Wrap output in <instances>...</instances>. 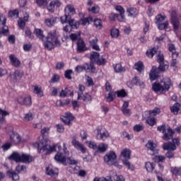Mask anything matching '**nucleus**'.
Wrapping results in <instances>:
<instances>
[{
  "label": "nucleus",
  "mask_w": 181,
  "mask_h": 181,
  "mask_svg": "<svg viewBox=\"0 0 181 181\" xmlns=\"http://www.w3.org/2000/svg\"><path fill=\"white\" fill-rule=\"evenodd\" d=\"M71 144L77 151H80L81 153H86L87 152V148L85 147L84 144L80 143L77 139H73Z\"/></svg>",
  "instance_id": "obj_14"
},
{
  "label": "nucleus",
  "mask_w": 181,
  "mask_h": 181,
  "mask_svg": "<svg viewBox=\"0 0 181 181\" xmlns=\"http://www.w3.org/2000/svg\"><path fill=\"white\" fill-rule=\"evenodd\" d=\"M93 181H113V180H112V178H111V177H96L94 178Z\"/></svg>",
  "instance_id": "obj_55"
},
{
  "label": "nucleus",
  "mask_w": 181,
  "mask_h": 181,
  "mask_svg": "<svg viewBox=\"0 0 181 181\" xmlns=\"http://www.w3.org/2000/svg\"><path fill=\"white\" fill-rule=\"evenodd\" d=\"M46 173L51 177H57L59 176V170L53 165H49L46 168Z\"/></svg>",
  "instance_id": "obj_17"
},
{
  "label": "nucleus",
  "mask_w": 181,
  "mask_h": 181,
  "mask_svg": "<svg viewBox=\"0 0 181 181\" xmlns=\"http://www.w3.org/2000/svg\"><path fill=\"white\" fill-rule=\"evenodd\" d=\"M57 21H59V18L51 17L50 18H47L45 20V23H56Z\"/></svg>",
  "instance_id": "obj_58"
},
{
  "label": "nucleus",
  "mask_w": 181,
  "mask_h": 181,
  "mask_svg": "<svg viewBox=\"0 0 181 181\" xmlns=\"http://www.w3.org/2000/svg\"><path fill=\"white\" fill-rule=\"evenodd\" d=\"M9 136L12 144H21V142L23 144V142H28V141H29V136L21 137L18 133L13 132V130L9 132Z\"/></svg>",
  "instance_id": "obj_9"
},
{
  "label": "nucleus",
  "mask_w": 181,
  "mask_h": 181,
  "mask_svg": "<svg viewBox=\"0 0 181 181\" xmlns=\"http://www.w3.org/2000/svg\"><path fill=\"white\" fill-rule=\"evenodd\" d=\"M134 69L139 73L144 71V63H142V62H138L135 64Z\"/></svg>",
  "instance_id": "obj_49"
},
{
  "label": "nucleus",
  "mask_w": 181,
  "mask_h": 181,
  "mask_svg": "<svg viewBox=\"0 0 181 181\" xmlns=\"http://www.w3.org/2000/svg\"><path fill=\"white\" fill-rule=\"evenodd\" d=\"M159 114H160V108L155 107L153 110L144 112L143 117H145V115H151V117H156V115H159Z\"/></svg>",
  "instance_id": "obj_25"
},
{
  "label": "nucleus",
  "mask_w": 181,
  "mask_h": 181,
  "mask_svg": "<svg viewBox=\"0 0 181 181\" xmlns=\"http://www.w3.org/2000/svg\"><path fill=\"white\" fill-rule=\"evenodd\" d=\"M22 77H23V72L21 71H16L13 76V81L16 83H19Z\"/></svg>",
  "instance_id": "obj_35"
},
{
  "label": "nucleus",
  "mask_w": 181,
  "mask_h": 181,
  "mask_svg": "<svg viewBox=\"0 0 181 181\" xmlns=\"http://www.w3.org/2000/svg\"><path fill=\"white\" fill-rule=\"evenodd\" d=\"M113 67H114L115 71H116V73H122V72L125 71V67H122L121 64H117L114 65Z\"/></svg>",
  "instance_id": "obj_48"
},
{
  "label": "nucleus",
  "mask_w": 181,
  "mask_h": 181,
  "mask_svg": "<svg viewBox=\"0 0 181 181\" xmlns=\"http://www.w3.org/2000/svg\"><path fill=\"white\" fill-rule=\"evenodd\" d=\"M170 172L173 176L177 177V176H181V168L180 167H171Z\"/></svg>",
  "instance_id": "obj_33"
},
{
  "label": "nucleus",
  "mask_w": 181,
  "mask_h": 181,
  "mask_svg": "<svg viewBox=\"0 0 181 181\" xmlns=\"http://www.w3.org/2000/svg\"><path fill=\"white\" fill-rule=\"evenodd\" d=\"M90 59L92 63H96V64H105V59L100 58V54L98 52H91Z\"/></svg>",
  "instance_id": "obj_12"
},
{
  "label": "nucleus",
  "mask_w": 181,
  "mask_h": 181,
  "mask_svg": "<svg viewBox=\"0 0 181 181\" xmlns=\"http://www.w3.org/2000/svg\"><path fill=\"white\" fill-rule=\"evenodd\" d=\"M110 136V133L105 129H97V139H102V141H105L107 138Z\"/></svg>",
  "instance_id": "obj_15"
},
{
  "label": "nucleus",
  "mask_w": 181,
  "mask_h": 181,
  "mask_svg": "<svg viewBox=\"0 0 181 181\" xmlns=\"http://www.w3.org/2000/svg\"><path fill=\"white\" fill-rule=\"evenodd\" d=\"M110 36L113 39H118V37H119V30L117 28H112L110 30Z\"/></svg>",
  "instance_id": "obj_43"
},
{
  "label": "nucleus",
  "mask_w": 181,
  "mask_h": 181,
  "mask_svg": "<svg viewBox=\"0 0 181 181\" xmlns=\"http://www.w3.org/2000/svg\"><path fill=\"white\" fill-rule=\"evenodd\" d=\"M69 37L72 42H75V40H80V34L72 33L70 35Z\"/></svg>",
  "instance_id": "obj_59"
},
{
  "label": "nucleus",
  "mask_w": 181,
  "mask_h": 181,
  "mask_svg": "<svg viewBox=\"0 0 181 181\" xmlns=\"http://www.w3.org/2000/svg\"><path fill=\"white\" fill-rule=\"evenodd\" d=\"M180 144L179 139H173L172 143H165L163 145V148L165 151H176V147L179 146Z\"/></svg>",
  "instance_id": "obj_11"
},
{
  "label": "nucleus",
  "mask_w": 181,
  "mask_h": 181,
  "mask_svg": "<svg viewBox=\"0 0 181 181\" xmlns=\"http://www.w3.org/2000/svg\"><path fill=\"white\" fill-rule=\"evenodd\" d=\"M179 110H180V104L177 103L170 107L171 112H173V114L175 115H177Z\"/></svg>",
  "instance_id": "obj_42"
},
{
  "label": "nucleus",
  "mask_w": 181,
  "mask_h": 181,
  "mask_svg": "<svg viewBox=\"0 0 181 181\" xmlns=\"http://www.w3.org/2000/svg\"><path fill=\"white\" fill-rule=\"evenodd\" d=\"M60 80V76L58 74L53 75L52 78H51V83H57Z\"/></svg>",
  "instance_id": "obj_64"
},
{
  "label": "nucleus",
  "mask_w": 181,
  "mask_h": 181,
  "mask_svg": "<svg viewBox=\"0 0 181 181\" xmlns=\"http://www.w3.org/2000/svg\"><path fill=\"white\" fill-rule=\"evenodd\" d=\"M78 100H82L84 104H90L93 101L91 95L89 93L82 94L81 93H78Z\"/></svg>",
  "instance_id": "obj_19"
},
{
  "label": "nucleus",
  "mask_w": 181,
  "mask_h": 181,
  "mask_svg": "<svg viewBox=\"0 0 181 181\" xmlns=\"http://www.w3.org/2000/svg\"><path fill=\"white\" fill-rule=\"evenodd\" d=\"M132 83L134 84V86H138L139 87L144 86V81L139 78V77H134L132 78Z\"/></svg>",
  "instance_id": "obj_40"
},
{
  "label": "nucleus",
  "mask_w": 181,
  "mask_h": 181,
  "mask_svg": "<svg viewBox=\"0 0 181 181\" xmlns=\"http://www.w3.org/2000/svg\"><path fill=\"white\" fill-rule=\"evenodd\" d=\"M165 156H156L154 158H153V160L154 162H165Z\"/></svg>",
  "instance_id": "obj_61"
},
{
  "label": "nucleus",
  "mask_w": 181,
  "mask_h": 181,
  "mask_svg": "<svg viewBox=\"0 0 181 181\" xmlns=\"http://www.w3.org/2000/svg\"><path fill=\"white\" fill-rule=\"evenodd\" d=\"M157 129L159 131V132L164 134L163 136V139H164V141H169V139H172V138H173L175 132H173L170 127L165 125L158 126Z\"/></svg>",
  "instance_id": "obj_8"
},
{
  "label": "nucleus",
  "mask_w": 181,
  "mask_h": 181,
  "mask_svg": "<svg viewBox=\"0 0 181 181\" xmlns=\"http://www.w3.org/2000/svg\"><path fill=\"white\" fill-rule=\"evenodd\" d=\"M8 18H14L15 19L19 18V10H11L8 13Z\"/></svg>",
  "instance_id": "obj_39"
},
{
  "label": "nucleus",
  "mask_w": 181,
  "mask_h": 181,
  "mask_svg": "<svg viewBox=\"0 0 181 181\" xmlns=\"http://www.w3.org/2000/svg\"><path fill=\"white\" fill-rule=\"evenodd\" d=\"M16 170L18 173L23 172V173H26V166H25V165H18L16 168Z\"/></svg>",
  "instance_id": "obj_62"
},
{
  "label": "nucleus",
  "mask_w": 181,
  "mask_h": 181,
  "mask_svg": "<svg viewBox=\"0 0 181 181\" xmlns=\"http://www.w3.org/2000/svg\"><path fill=\"white\" fill-rule=\"evenodd\" d=\"M7 115H9V112L0 108V124H4V122H5V118Z\"/></svg>",
  "instance_id": "obj_34"
},
{
  "label": "nucleus",
  "mask_w": 181,
  "mask_h": 181,
  "mask_svg": "<svg viewBox=\"0 0 181 181\" xmlns=\"http://www.w3.org/2000/svg\"><path fill=\"white\" fill-rule=\"evenodd\" d=\"M34 118L35 113L32 112H28L24 114L23 119V121H25V122H30V121H33Z\"/></svg>",
  "instance_id": "obj_31"
},
{
  "label": "nucleus",
  "mask_w": 181,
  "mask_h": 181,
  "mask_svg": "<svg viewBox=\"0 0 181 181\" xmlns=\"http://www.w3.org/2000/svg\"><path fill=\"white\" fill-rule=\"evenodd\" d=\"M121 158H123V160H129L131 159V150L129 148H124L120 153Z\"/></svg>",
  "instance_id": "obj_26"
},
{
  "label": "nucleus",
  "mask_w": 181,
  "mask_h": 181,
  "mask_svg": "<svg viewBox=\"0 0 181 181\" xmlns=\"http://www.w3.org/2000/svg\"><path fill=\"white\" fill-rule=\"evenodd\" d=\"M77 50L79 53H83L86 50H88V48L86 46V43L81 39H79L77 42Z\"/></svg>",
  "instance_id": "obj_23"
},
{
  "label": "nucleus",
  "mask_w": 181,
  "mask_h": 181,
  "mask_svg": "<svg viewBox=\"0 0 181 181\" xmlns=\"http://www.w3.org/2000/svg\"><path fill=\"white\" fill-rule=\"evenodd\" d=\"M65 14L60 18L62 23H74V19L70 15L76 13V8L71 4H68L64 8ZM70 13V14H69Z\"/></svg>",
  "instance_id": "obj_5"
},
{
  "label": "nucleus",
  "mask_w": 181,
  "mask_h": 181,
  "mask_svg": "<svg viewBox=\"0 0 181 181\" xmlns=\"http://www.w3.org/2000/svg\"><path fill=\"white\" fill-rule=\"evenodd\" d=\"M115 9L119 13L118 17L119 22H125V10L123 8V7L121 6H116Z\"/></svg>",
  "instance_id": "obj_21"
},
{
  "label": "nucleus",
  "mask_w": 181,
  "mask_h": 181,
  "mask_svg": "<svg viewBox=\"0 0 181 181\" xmlns=\"http://www.w3.org/2000/svg\"><path fill=\"white\" fill-rule=\"evenodd\" d=\"M90 22H93L94 23H101L103 21L100 18L93 19V17L91 16L82 19V23H90Z\"/></svg>",
  "instance_id": "obj_29"
},
{
  "label": "nucleus",
  "mask_w": 181,
  "mask_h": 181,
  "mask_svg": "<svg viewBox=\"0 0 181 181\" xmlns=\"http://www.w3.org/2000/svg\"><path fill=\"white\" fill-rule=\"evenodd\" d=\"M168 50L169 52H170V53H172V56L173 59H176V57H177V56H179V54L177 53V52H176V47H175V45H170L169 47H168Z\"/></svg>",
  "instance_id": "obj_36"
},
{
  "label": "nucleus",
  "mask_w": 181,
  "mask_h": 181,
  "mask_svg": "<svg viewBox=\"0 0 181 181\" xmlns=\"http://www.w3.org/2000/svg\"><path fill=\"white\" fill-rule=\"evenodd\" d=\"M173 86L172 80L169 77H165L160 81H156L152 84V90L154 93L163 94L168 93L170 90V87Z\"/></svg>",
  "instance_id": "obj_3"
},
{
  "label": "nucleus",
  "mask_w": 181,
  "mask_h": 181,
  "mask_svg": "<svg viewBox=\"0 0 181 181\" xmlns=\"http://www.w3.org/2000/svg\"><path fill=\"white\" fill-rule=\"evenodd\" d=\"M80 26L79 23H69L65 27H64V31L67 33V32H71L73 29H78V28Z\"/></svg>",
  "instance_id": "obj_27"
},
{
  "label": "nucleus",
  "mask_w": 181,
  "mask_h": 181,
  "mask_svg": "<svg viewBox=\"0 0 181 181\" xmlns=\"http://www.w3.org/2000/svg\"><path fill=\"white\" fill-rule=\"evenodd\" d=\"M62 6V2L59 0L52 1L47 6L49 12H54L56 8H60Z\"/></svg>",
  "instance_id": "obj_20"
},
{
  "label": "nucleus",
  "mask_w": 181,
  "mask_h": 181,
  "mask_svg": "<svg viewBox=\"0 0 181 181\" xmlns=\"http://www.w3.org/2000/svg\"><path fill=\"white\" fill-rule=\"evenodd\" d=\"M9 60L13 66L15 67H19L21 66V61L15 57L13 54H10L9 55Z\"/></svg>",
  "instance_id": "obj_30"
},
{
  "label": "nucleus",
  "mask_w": 181,
  "mask_h": 181,
  "mask_svg": "<svg viewBox=\"0 0 181 181\" xmlns=\"http://www.w3.org/2000/svg\"><path fill=\"white\" fill-rule=\"evenodd\" d=\"M6 174L9 176V177H11L13 180H19V175L13 170L7 171Z\"/></svg>",
  "instance_id": "obj_44"
},
{
  "label": "nucleus",
  "mask_w": 181,
  "mask_h": 181,
  "mask_svg": "<svg viewBox=\"0 0 181 181\" xmlns=\"http://www.w3.org/2000/svg\"><path fill=\"white\" fill-rule=\"evenodd\" d=\"M61 119L66 124V125H71V122H73L74 117L71 115V113L67 112L61 117Z\"/></svg>",
  "instance_id": "obj_18"
},
{
  "label": "nucleus",
  "mask_w": 181,
  "mask_h": 181,
  "mask_svg": "<svg viewBox=\"0 0 181 181\" xmlns=\"http://www.w3.org/2000/svg\"><path fill=\"white\" fill-rule=\"evenodd\" d=\"M17 101L21 105L29 107L32 105V98L30 95L18 96Z\"/></svg>",
  "instance_id": "obj_13"
},
{
  "label": "nucleus",
  "mask_w": 181,
  "mask_h": 181,
  "mask_svg": "<svg viewBox=\"0 0 181 181\" xmlns=\"http://www.w3.org/2000/svg\"><path fill=\"white\" fill-rule=\"evenodd\" d=\"M117 97L124 98V97H127V92L125 90H121L116 92Z\"/></svg>",
  "instance_id": "obj_60"
},
{
  "label": "nucleus",
  "mask_w": 181,
  "mask_h": 181,
  "mask_svg": "<svg viewBox=\"0 0 181 181\" xmlns=\"http://www.w3.org/2000/svg\"><path fill=\"white\" fill-rule=\"evenodd\" d=\"M168 69H169V65L163 62H160V66L158 68L156 66H153L149 74V78L151 81H154V80H156L159 76L160 72L165 71V70H168Z\"/></svg>",
  "instance_id": "obj_7"
},
{
  "label": "nucleus",
  "mask_w": 181,
  "mask_h": 181,
  "mask_svg": "<svg viewBox=\"0 0 181 181\" xmlns=\"http://www.w3.org/2000/svg\"><path fill=\"white\" fill-rule=\"evenodd\" d=\"M23 50L24 52H29L30 49H32V44L30 42L25 43L23 45Z\"/></svg>",
  "instance_id": "obj_63"
},
{
  "label": "nucleus",
  "mask_w": 181,
  "mask_h": 181,
  "mask_svg": "<svg viewBox=\"0 0 181 181\" xmlns=\"http://www.w3.org/2000/svg\"><path fill=\"white\" fill-rule=\"evenodd\" d=\"M34 35H35L40 40L42 41L44 47L47 50H52V49H54V46L59 47L61 45L60 40H59V35H57L56 30L50 31L47 36H45L42 30L35 28Z\"/></svg>",
  "instance_id": "obj_2"
},
{
  "label": "nucleus",
  "mask_w": 181,
  "mask_h": 181,
  "mask_svg": "<svg viewBox=\"0 0 181 181\" xmlns=\"http://www.w3.org/2000/svg\"><path fill=\"white\" fill-rule=\"evenodd\" d=\"M156 23H165V21H166V16L158 14L156 16Z\"/></svg>",
  "instance_id": "obj_46"
},
{
  "label": "nucleus",
  "mask_w": 181,
  "mask_h": 181,
  "mask_svg": "<svg viewBox=\"0 0 181 181\" xmlns=\"http://www.w3.org/2000/svg\"><path fill=\"white\" fill-rule=\"evenodd\" d=\"M50 131V127H44L41 129V135L38 138V142L33 143L34 148H37L39 153L42 155H49L52 152L57 151V153L54 156V160L62 165H77V160L73 158H68L69 151H67V144L63 143V148L62 146L57 144L50 146V140L46 135H48Z\"/></svg>",
  "instance_id": "obj_1"
},
{
  "label": "nucleus",
  "mask_w": 181,
  "mask_h": 181,
  "mask_svg": "<svg viewBox=\"0 0 181 181\" xmlns=\"http://www.w3.org/2000/svg\"><path fill=\"white\" fill-rule=\"evenodd\" d=\"M143 118L146 119V124L150 127L156 125V118H155V117H152L149 115H145Z\"/></svg>",
  "instance_id": "obj_24"
},
{
  "label": "nucleus",
  "mask_w": 181,
  "mask_h": 181,
  "mask_svg": "<svg viewBox=\"0 0 181 181\" xmlns=\"http://www.w3.org/2000/svg\"><path fill=\"white\" fill-rule=\"evenodd\" d=\"M97 42H98V40L97 38L91 40L90 41V45L92 47V49L94 50H97L98 52H100L101 49H100V46L97 45Z\"/></svg>",
  "instance_id": "obj_38"
},
{
  "label": "nucleus",
  "mask_w": 181,
  "mask_h": 181,
  "mask_svg": "<svg viewBox=\"0 0 181 181\" xmlns=\"http://www.w3.org/2000/svg\"><path fill=\"white\" fill-rule=\"evenodd\" d=\"M67 95H73V91L71 88H66L65 89L62 90L59 93V97H62V98H64L67 97Z\"/></svg>",
  "instance_id": "obj_28"
},
{
  "label": "nucleus",
  "mask_w": 181,
  "mask_h": 181,
  "mask_svg": "<svg viewBox=\"0 0 181 181\" xmlns=\"http://www.w3.org/2000/svg\"><path fill=\"white\" fill-rule=\"evenodd\" d=\"M1 33L4 36H8V35H9V28L8 27V25H6L5 23L2 24Z\"/></svg>",
  "instance_id": "obj_51"
},
{
  "label": "nucleus",
  "mask_w": 181,
  "mask_h": 181,
  "mask_svg": "<svg viewBox=\"0 0 181 181\" xmlns=\"http://www.w3.org/2000/svg\"><path fill=\"white\" fill-rule=\"evenodd\" d=\"M89 12H92V13H98L100 12V6L95 5L90 8H88Z\"/></svg>",
  "instance_id": "obj_53"
},
{
  "label": "nucleus",
  "mask_w": 181,
  "mask_h": 181,
  "mask_svg": "<svg viewBox=\"0 0 181 181\" xmlns=\"http://www.w3.org/2000/svg\"><path fill=\"white\" fill-rule=\"evenodd\" d=\"M34 94H36L37 97H43V90H42V87L35 85L34 86Z\"/></svg>",
  "instance_id": "obj_37"
},
{
  "label": "nucleus",
  "mask_w": 181,
  "mask_h": 181,
  "mask_svg": "<svg viewBox=\"0 0 181 181\" xmlns=\"http://www.w3.org/2000/svg\"><path fill=\"white\" fill-rule=\"evenodd\" d=\"M75 70L76 71H77V73H81V71H83V70H86V71H94L95 69L94 68V66L93 64H86L83 66H77L75 68Z\"/></svg>",
  "instance_id": "obj_16"
},
{
  "label": "nucleus",
  "mask_w": 181,
  "mask_h": 181,
  "mask_svg": "<svg viewBox=\"0 0 181 181\" xmlns=\"http://www.w3.org/2000/svg\"><path fill=\"white\" fill-rule=\"evenodd\" d=\"M26 22H29V14L25 13L23 18H20V21H18V23H26Z\"/></svg>",
  "instance_id": "obj_52"
},
{
  "label": "nucleus",
  "mask_w": 181,
  "mask_h": 181,
  "mask_svg": "<svg viewBox=\"0 0 181 181\" xmlns=\"http://www.w3.org/2000/svg\"><path fill=\"white\" fill-rule=\"evenodd\" d=\"M145 168L147 172H153L155 169V164L153 163L146 162L145 163Z\"/></svg>",
  "instance_id": "obj_47"
},
{
  "label": "nucleus",
  "mask_w": 181,
  "mask_h": 181,
  "mask_svg": "<svg viewBox=\"0 0 181 181\" xmlns=\"http://www.w3.org/2000/svg\"><path fill=\"white\" fill-rule=\"evenodd\" d=\"M114 98H115V93L110 92L106 98V100L108 103H111V101L114 100Z\"/></svg>",
  "instance_id": "obj_54"
},
{
  "label": "nucleus",
  "mask_w": 181,
  "mask_h": 181,
  "mask_svg": "<svg viewBox=\"0 0 181 181\" xmlns=\"http://www.w3.org/2000/svg\"><path fill=\"white\" fill-rule=\"evenodd\" d=\"M127 13L129 18H136L139 15V11L135 7H129L127 8Z\"/></svg>",
  "instance_id": "obj_22"
},
{
  "label": "nucleus",
  "mask_w": 181,
  "mask_h": 181,
  "mask_svg": "<svg viewBox=\"0 0 181 181\" xmlns=\"http://www.w3.org/2000/svg\"><path fill=\"white\" fill-rule=\"evenodd\" d=\"M86 144L88 146V148L93 149V151H97V144H95V142L88 141L86 142Z\"/></svg>",
  "instance_id": "obj_50"
},
{
  "label": "nucleus",
  "mask_w": 181,
  "mask_h": 181,
  "mask_svg": "<svg viewBox=\"0 0 181 181\" xmlns=\"http://www.w3.org/2000/svg\"><path fill=\"white\" fill-rule=\"evenodd\" d=\"M156 53H158V47L148 49L146 52V55L148 57L152 58Z\"/></svg>",
  "instance_id": "obj_41"
},
{
  "label": "nucleus",
  "mask_w": 181,
  "mask_h": 181,
  "mask_svg": "<svg viewBox=\"0 0 181 181\" xmlns=\"http://www.w3.org/2000/svg\"><path fill=\"white\" fill-rule=\"evenodd\" d=\"M163 53L157 51V62H158V63H163Z\"/></svg>",
  "instance_id": "obj_56"
},
{
  "label": "nucleus",
  "mask_w": 181,
  "mask_h": 181,
  "mask_svg": "<svg viewBox=\"0 0 181 181\" xmlns=\"http://www.w3.org/2000/svg\"><path fill=\"white\" fill-rule=\"evenodd\" d=\"M9 159H11V160H14L17 163L22 162V163H30V162H33V158L32 157V156L18 152L13 153L9 156Z\"/></svg>",
  "instance_id": "obj_4"
},
{
  "label": "nucleus",
  "mask_w": 181,
  "mask_h": 181,
  "mask_svg": "<svg viewBox=\"0 0 181 181\" xmlns=\"http://www.w3.org/2000/svg\"><path fill=\"white\" fill-rule=\"evenodd\" d=\"M69 170L71 173H78L80 171V167L77 165L74 167H69Z\"/></svg>",
  "instance_id": "obj_57"
},
{
  "label": "nucleus",
  "mask_w": 181,
  "mask_h": 181,
  "mask_svg": "<svg viewBox=\"0 0 181 181\" xmlns=\"http://www.w3.org/2000/svg\"><path fill=\"white\" fill-rule=\"evenodd\" d=\"M122 163L123 165L127 166L129 170H132V172H134V170H135V167L134 166V165L131 164V163H129L128 160H122Z\"/></svg>",
  "instance_id": "obj_45"
},
{
  "label": "nucleus",
  "mask_w": 181,
  "mask_h": 181,
  "mask_svg": "<svg viewBox=\"0 0 181 181\" xmlns=\"http://www.w3.org/2000/svg\"><path fill=\"white\" fill-rule=\"evenodd\" d=\"M104 162L106 165L115 166L117 169H122V165L117 161V153L115 151H109L104 156Z\"/></svg>",
  "instance_id": "obj_6"
},
{
  "label": "nucleus",
  "mask_w": 181,
  "mask_h": 181,
  "mask_svg": "<svg viewBox=\"0 0 181 181\" xmlns=\"http://www.w3.org/2000/svg\"><path fill=\"white\" fill-rule=\"evenodd\" d=\"M107 149H108V144L102 143L100 144L98 146H97V148L95 151L96 152H99V153H104V152H105Z\"/></svg>",
  "instance_id": "obj_32"
},
{
  "label": "nucleus",
  "mask_w": 181,
  "mask_h": 181,
  "mask_svg": "<svg viewBox=\"0 0 181 181\" xmlns=\"http://www.w3.org/2000/svg\"><path fill=\"white\" fill-rule=\"evenodd\" d=\"M146 148H147V152L149 155H156V153H159L158 145L152 140L148 141Z\"/></svg>",
  "instance_id": "obj_10"
}]
</instances>
